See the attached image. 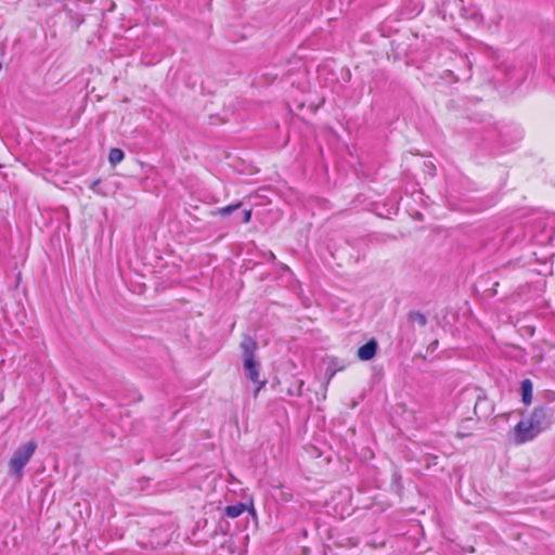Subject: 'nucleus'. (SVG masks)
I'll return each mask as SVG.
<instances>
[{"label":"nucleus","mask_w":555,"mask_h":555,"mask_svg":"<svg viewBox=\"0 0 555 555\" xmlns=\"http://www.w3.org/2000/svg\"><path fill=\"white\" fill-rule=\"evenodd\" d=\"M551 425V413L547 406H537L533 409L528 420L520 421L514 428V441L521 444L532 440L541 431Z\"/></svg>","instance_id":"nucleus-1"},{"label":"nucleus","mask_w":555,"mask_h":555,"mask_svg":"<svg viewBox=\"0 0 555 555\" xmlns=\"http://www.w3.org/2000/svg\"><path fill=\"white\" fill-rule=\"evenodd\" d=\"M258 345L250 336H244L241 343V349L243 354V367L246 377L253 383L258 384L256 393L266 385V382L259 380L260 362L256 360V350Z\"/></svg>","instance_id":"nucleus-2"},{"label":"nucleus","mask_w":555,"mask_h":555,"mask_svg":"<svg viewBox=\"0 0 555 555\" xmlns=\"http://www.w3.org/2000/svg\"><path fill=\"white\" fill-rule=\"evenodd\" d=\"M36 448V442L29 441L22 448H18L14 451L11 460L9 461V469L12 476L16 478L22 477L23 468L35 453Z\"/></svg>","instance_id":"nucleus-3"},{"label":"nucleus","mask_w":555,"mask_h":555,"mask_svg":"<svg viewBox=\"0 0 555 555\" xmlns=\"http://www.w3.org/2000/svg\"><path fill=\"white\" fill-rule=\"evenodd\" d=\"M377 351V343L371 339L358 349V358L362 361H369L375 357Z\"/></svg>","instance_id":"nucleus-4"},{"label":"nucleus","mask_w":555,"mask_h":555,"mask_svg":"<svg viewBox=\"0 0 555 555\" xmlns=\"http://www.w3.org/2000/svg\"><path fill=\"white\" fill-rule=\"evenodd\" d=\"M521 396L525 404H530L532 401V383L530 379H524L521 382Z\"/></svg>","instance_id":"nucleus-5"},{"label":"nucleus","mask_w":555,"mask_h":555,"mask_svg":"<svg viewBox=\"0 0 555 555\" xmlns=\"http://www.w3.org/2000/svg\"><path fill=\"white\" fill-rule=\"evenodd\" d=\"M246 511V505L244 503H236L234 505H229L224 509V514L230 518H236L241 516Z\"/></svg>","instance_id":"nucleus-6"},{"label":"nucleus","mask_w":555,"mask_h":555,"mask_svg":"<svg viewBox=\"0 0 555 555\" xmlns=\"http://www.w3.org/2000/svg\"><path fill=\"white\" fill-rule=\"evenodd\" d=\"M124 157L125 153L120 149L114 147L109 151L108 162L112 166H116L124 159Z\"/></svg>","instance_id":"nucleus-7"},{"label":"nucleus","mask_w":555,"mask_h":555,"mask_svg":"<svg viewBox=\"0 0 555 555\" xmlns=\"http://www.w3.org/2000/svg\"><path fill=\"white\" fill-rule=\"evenodd\" d=\"M409 320L411 322H416L421 327H424L427 324L426 315L418 311H411L409 313Z\"/></svg>","instance_id":"nucleus-8"},{"label":"nucleus","mask_w":555,"mask_h":555,"mask_svg":"<svg viewBox=\"0 0 555 555\" xmlns=\"http://www.w3.org/2000/svg\"><path fill=\"white\" fill-rule=\"evenodd\" d=\"M242 206V203L232 204L218 209V214L222 217H227L232 214L234 210L238 209Z\"/></svg>","instance_id":"nucleus-9"},{"label":"nucleus","mask_w":555,"mask_h":555,"mask_svg":"<svg viewBox=\"0 0 555 555\" xmlns=\"http://www.w3.org/2000/svg\"><path fill=\"white\" fill-rule=\"evenodd\" d=\"M250 218H251V210H244L242 222L248 223L250 221Z\"/></svg>","instance_id":"nucleus-10"},{"label":"nucleus","mask_w":555,"mask_h":555,"mask_svg":"<svg viewBox=\"0 0 555 555\" xmlns=\"http://www.w3.org/2000/svg\"><path fill=\"white\" fill-rule=\"evenodd\" d=\"M437 347H438V340H434V341L429 345V347H428V348H429L430 350H433V351H434Z\"/></svg>","instance_id":"nucleus-11"},{"label":"nucleus","mask_w":555,"mask_h":555,"mask_svg":"<svg viewBox=\"0 0 555 555\" xmlns=\"http://www.w3.org/2000/svg\"><path fill=\"white\" fill-rule=\"evenodd\" d=\"M335 373H336V371L327 372V375H328V377H327V382H326L327 384H328V383H330V380L334 377Z\"/></svg>","instance_id":"nucleus-12"},{"label":"nucleus","mask_w":555,"mask_h":555,"mask_svg":"<svg viewBox=\"0 0 555 555\" xmlns=\"http://www.w3.org/2000/svg\"><path fill=\"white\" fill-rule=\"evenodd\" d=\"M98 184H99V180L94 181L91 188L94 189L95 186H98Z\"/></svg>","instance_id":"nucleus-13"}]
</instances>
